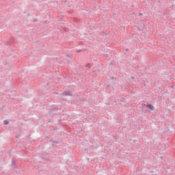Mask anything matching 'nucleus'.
Segmentation results:
<instances>
[{"label": "nucleus", "mask_w": 175, "mask_h": 175, "mask_svg": "<svg viewBox=\"0 0 175 175\" xmlns=\"http://www.w3.org/2000/svg\"><path fill=\"white\" fill-rule=\"evenodd\" d=\"M146 107H148V109H150V110H154V106L151 104H147Z\"/></svg>", "instance_id": "obj_1"}, {"label": "nucleus", "mask_w": 175, "mask_h": 175, "mask_svg": "<svg viewBox=\"0 0 175 175\" xmlns=\"http://www.w3.org/2000/svg\"><path fill=\"white\" fill-rule=\"evenodd\" d=\"M3 124L4 125H8V124H9V122L8 120H4Z\"/></svg>", "instance_id": "obj_2"}]
</instances>
